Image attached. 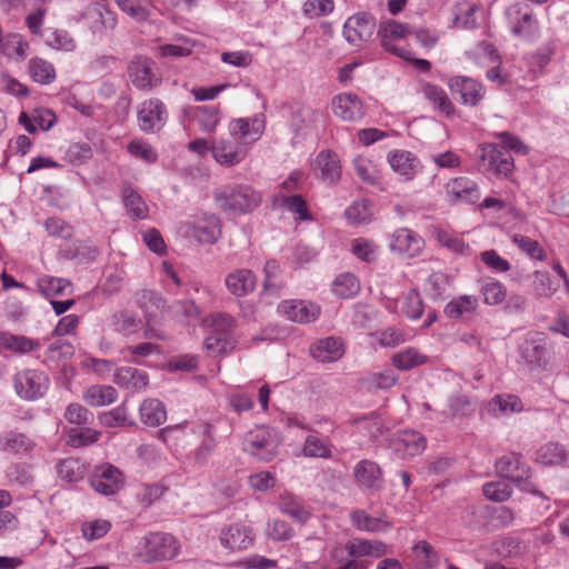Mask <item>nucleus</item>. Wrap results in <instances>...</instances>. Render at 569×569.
<instances>
[{"mask_svg": "<svg viewBox=\"0 0 569 569\" xmlns=\"http://www.w3.org/2000/svg\"><path fill=\"white\" fill-rule=\"evenodd\" d=\"M498 137L502 146L482 144L479 158L482 164L492 170L497 176L508 177L515 168L510 150L526 154L528 149L519 138L509 132H500Z\"/></svg>", "mask_w": 569, "mask_h": 569, "instance_id": "f257e3e1", "label": "nucleus"}, {"mask_svg": "<svg viewBox=\"0 0 569 569\" xmlns=\"http://www.w3.org/2000/svg\"><path fill=\"white\" fill-rule=\"evenodd\" d=\"M214 199L223 211L240 216L258 208L261 194L248 184H234L219 189Z\"/></svg>", "mask_w": 569, "mask_h": 569, "instance_id": "f03ea898", "label": "nucleus"}, {"mask_svg": "<svg viewBox=\"0 0 569 569\" xmlns=\"http://www.w3.org/2000/svg\"><path fill=\"white\" fill-rule=\"evenodd\" d=\"M279 440L272 429L257 426L247 432L243 450L261 461H270L278 455Z\"/></svg>", "mask_w": 569, "mask_h": 569, "instance_id": "7ed1b4c3", "label": "nucleus"}, {"mask_svg": "<svg viewBox=\"0 0 569 569\" xmlns=\"http://www.w3.org/2000/svg\"><path fill=\"white\" fill-rule=\"evenodd\" d=\"M142 546V555L148 562L171 560L181 550L179 540L167 532L148 533L143 537Z\"/></svg>", "mask_w": 569, "mask_h": 569, "instance_id": "20e7f679", "label": "nucleus"}, {"mask_svg": "<svg viewBox=\"0 0 569 569\" xmlns=\"http://www.w3.org/2000/svg\"><path fill=\"white\" fill-rule=\"evenodd\" d=\"M48 376L40 370L24 369L13 377V387L19 398L37 400L43 397L49 388Z\"/></svg>", "mask_w": 569, "mask_h": 569, "instance_id": "39448f33", "label": "nucleus"}, {"mask_svg": "<svg viewBox=\"0 0 569 569\" xmlns=\"http://www.w3.org/2000/svg\"><path fill=\"white\" fill-rule=\"evenodd\" d=\"M505 13L513 36L525 40L537 36L539 23L527 4L513 3L506 9Z\"/></svg>", "mask_w": 569, "mask_h": 569, "instance_id": "423d86ee", "label": "nucleus"}, {"mask_svg": "<svg viewBox=\"0 0 569 569\" xmlns=\"http://www.w3.org/2000/svg\"><path fill=\"white\" fill-rule=\"evenodd\" d=\"M247 147L230 133L228 137L216 138L211 141V154L221 166L233 167L239 164L247 154Z\"/></svg>", "mask_w": 569, "mask_h": 569, "instance_id": "0eeeda50", "label": "nucleus"}, {"mask_svg": "<svg viewBox=\"0 0 569 569\" xmlns=\"http://www.w3.org/2000/svg\"><path fill=\"white\" fill-rule=\"evenodd\" d=\"M409 34L410 29L407 24L391 19L381 22L378 29L381 46L402 59H411V51L397 46L396 42L406 39Z\"/></svg>", "mask_w": 569, "mask_h": 569, "instance_id": "6e6552de", "label": "nucleus"}, {"mask_svg": "<svg viewBox=\"0 0 569 569\" xmlns=\"http://www.w3.org/2000/svg\"><path fill=\"white\" fill-rule=\"evenodd\" d=\"M266 129V117L262 113L249 118L232 119L228 131L232 137L239 138L244 147L258 141Z\"/></svg>", "mask_w": 569, "mask_h": 569, "instance_id": "1a4fd4ad", "label": "nucleus"}, {"mask_svg": "<svg viewBox=\"0 0 569 569\" xmlns=\"http://www.w3.org/2000/svg\"><path fill=\"white\" fill-rule=\"evenodd\" d=\"M128 73L132 84L139 90H151L161 82L154 61L148 57H136L128 67Z\"/></svg>", "mask_w": 569, "mask_h": 569, "instance_id": "9d476101", "label": "nucleus"}, {"mask_svg": "<svg viewBox=\"0 0 569 569\" xmlns=\"http://www.w3.org/2000/svg\"><path fill=\"white\" fill-rule=\"evenodd\" d=\"M375 18L368 13H356L349 17L343 24L345 39L355 47L369 41L375 32Z\"/></svg>", "mask_w": 569, "mask_h": 569, "instance_id": "9b49d317", "label": "nucleus"}, {"mask_svg": "<svg viewBox=\"0 0 569 569\" xmlns=\"http://www.w3.org/2000/svg\"><path fill=\"white\" fill-rule=\"evenodd\" d=\"M447 84L451 93L458 94L465 106L476 107L486 96L485 86L467 76H453L449 78Z\"/></svg>", "mask_w": 569, "mask_h": 569, "instance_id": "f8f14e48", "label": "nucleus"}, {"mask_svg": "<svg viewBox=\"0 0 569 569\" xmlns=\"http://www.w3.org/2000/svg\"><path fill=\"white\" fill-rule=\"evenodd\" d=\"M168 120L164 103L156 98L143 101L138 109V126L144 132L160 130Z\"/></svg>", "mask_w": 569, "mask_h": 569, "instance_id": "ddd939ff", "label": "nucleus"}, {"mask_svg": "<svg viewBox=\"0 0 569 569\" xmlns=\"http://www.w3.org/2000/svg\"><path fill=\"white\" fill-rule=\"evenodd\" d=\"M123 483L121 471L113 465L106 463L96 467L90 485L94 491L103 496L117 493Z\"/></svg>", "mask_w": 569, "mask_h": 569, "instance_id": "4468645a", "label": "nucleus"}, {"mask_svg": "<svg viewBox=\"0 0 569 569\" xmlns=\"http://www.w3.org/2000/svg\"><path fill=\"white\" fill-rule=\"evenodd\" d=\"M445 193L450 203H476L480 199L478 183L463 176L450 179L445 184Z\"/></svg>", "mask_w": 569, "mask_h": 569, "instance_id": "2eb2a0df", "label": "nucleus"}, {"mask_svg": "<svg viewBox=\"0 0 569 569\" xmlns=\"http://www.w3.org/2000/svg\"><path fill=\"white\" fill-rule=\"evenodd\" d=\"M425 247L423 239L409 228H399L393 231L389 241V249L402 257L415 258Z\"/></svg>", "mask_w": 569, "mask_h": 569, "instance_id": "dca6fc26", "label": "nucleus"}, {"mask_svg": "<svg viewBox=\"0 0 569 569\" xmlns=\"http://www.w3.org/2000/svg\"><path fill=\"white\" fill-rule=\"evenodd\" d=\"M331 108L336 117L348 122L359 121L365 116L363 102L351 92H343L333 97Z\"/></svg>", "mask_w": 569, "mask_h": 569, "instance_id": "f3484780", "label": "nucleus"}, {"mask_svg": "<svg viewBox=\"0 0 569 569\" xmlns=\"http://www.w3.org/2000/svg\"><path fill=\"white\" fill-rule=\"evenodd\" d=\"M278 312L289 320L300 323L315 321L320 315L317 305L305 300H286L278 306Z\"/></svg>", "mask_w": 569, "mask_h": 569, "instance_id": "a211bd4d", "label": "nucleus"}, {"mask_svg": "<svg viewBox=\"0 0 569 569\" xmlns=\"http://www.w3.org/2000/svg\"><path fill=\"white\" fill-rule=\"evenodd\" d=\"M351 525L360 531L370 533L388 532L393 523L388 519L386 512L379 516L369 515L362 509H355L350 512Z\"/></svg>", "mask_w": 569, "mask_h": 569, "instance_id": "6ab92c4d", "label": "nucleus"}, {"mask_svg": "<svg viewBox=\"0 0 569 569\" xmlns=\"http://www.w3.org/2000/svg\"><path fill=\"white\" fill-rule=\"evenodd\" d=\"M315 174L325 182H337L341 177V163L337 153L330 150L320 151L311 163Z\"/></svg>", "mask_w": 569, "mask_h": 569, "instance_id": "aec40b11", "label": "nucleus"}, {"mask_svg": "<svg viewBox=\"0 0 569 569\" xmlns=\"http://www.w3.org/2000/svg\"><path fill=\"white\" fill-rule=\"evenodd\" d=\"M353 477L361 489L379 490L383 485L382 470L371 460H360L353 468Z\"/></svg>", "mask_w": 569, "mask_h": 569, "instance_id": "412c9836", "label": "nucleus"}, {"mask_svg": "<svg viewBox=\"0 0 569 569\" xmlns=\"http://www.w3.org/2000/svg\"><path fill=\"white\" fill-rule=\"evenodd\" d=\"M187 116L194 121L199 130L204 133L214 132L222 119V112L218 106H197L190 107Z\"/></svg>", "mask_w": 569, "mask_h": 569, "instance_id": "4be33fe9", "label": "nucleus"}, {"mask_svg": "<svg viewBox=\"0 0 569 569\" xmlns=\"http://www.w3.org/2000/svg\"><path fill=\"white\" fill-rule=\"evenodd\" d=\"M224 283L234 297H246L256 289L257 278L250 269H236L226 276Z\"/></svg>", "mask_w": 569, "mask_h": 569, "instance_id": "5701e85b", "label": "nucleus"}, {"mask_svg": "<svg viewBox=\"0 0 569 569\" xmlns=\"http://www.w3.org/2000/svg\"><path fill=\"white\" fill-rule=\"evenodd\" d=\"M198 432L202 437L201 442L190 453V459L198 467H203L208 463L211 455L216 450L217 440L214 437V429L210 423H202L198 427Z\"/></svg>", "mask_w": 569, "mask_h": 569, "instance_id": "b1692460", "label": "nucleus"}, {"mask_svg": "<svg viewBox=\"0 0 569 569\" xmlns=\"http://www.w3.org/2000/svg\"><path fill=\"white\" fill-rule=\"evenodd\" d=\"M221 543L229 549L242 550L253 543L254 537L252 530L243 523L230 525L221 532Z\"/></svg>", "mask_w": 569, "mask_h": 569, "instance_id": "393cba45", "label": "nucleus"}, {"mask_svg": "<svg viewBox=\"0 0 569 569\" xmlns=\"http://www.w3.org/2000/svg\"><path fill=\"white\" fill-rule=\"evenodd\" d=\"M388 162L392 170L411 180L421 169L419 159L407 150H395L388 153Z\"/></svg>", "mask_w": 569, "mask_h": 569, "instance_id": "a878e982", "label": "nucleus"}, {"mask_svg": "<svg viewBox=\"0 0 569 569\" xmlns=\"http://www.w3.org/2000/svg\"><path fill=\"white\" fill-rule=\"evenodd\" d=\"M523 360L539 368H546L550 361L551 352L542 338H529L520 347Z\"/></svg>", "mask_w": 569, "mask_h": 569, "instance_id": "bb28decb", "label": "nucleus"}, {"mask_svg": "<svg viewBox=\"0 0 569 569\" xmlns=\"http://www.w3.org/2000/svg\"><path fill=\"white\" fill-rule=\"evenodd\" d=\"M427 446L426 438L418 431L403 430L397 435L393 448L403 458L415 457L423 452Z\"/></svg>", "mask_w": 569, "mask_h": 569, "instance_id": "cd10ccee", "label": "nucleus"}, {"mask_svg": "<svg viewBox=\"0 0 569 569\" xmlns=\"http://www.w3.org/2000/svg\"><path fill=\"white\" fill-rule=\"evenodd\" d=\"M220 232V222L214 214L203 213L192 223V236L201 243L216 242Z\"/></svg>", "mask_w": 569, "mask_h": 569, "instance_id": "c85d7f7f", "label": "nucleus"}, {"mask_svg": "<svg viewBox=\"0 0 569 569\" xmlns=\"http://www.w3.org/2000/svg\"><path fill=\"white\" fill-rule=\"evenodd\" d=\"M310 352L315 359L321 362H335L343 356L345 349L339 339L329 337L317 341Z\"/></svg>", "mask_w": 569, "mask_h": 569, "instance_id": "c756f323", "label": "nucleus"}, {"mask_svg": "<svg viewBox=\"0 0 569 569\" xmlns=\"http://www.w3.org/2000/svg\"><path fill=\"white\" fill-rule=\"evenodd\" d=\"M36 447L34 440L27 435L17 431H4L0 433V450L11 453H28Z\"/></svg>", "mask_w": 569, "mask_h": 569, "instance_id": "7c9ffc66", "label": "nucleus"}, {"mask_svg": "<svg viewBox=\"0 0 569 569\" xmlns=\"http://www.w3.org/2000/svg\"><path fill=\"white\" fill-rule=\"evenodd\" d=\"M41 346L37 339H31L26 336H17L11 332H0V348L9 350L16 355L22 356L29 353Z\"/></svg>", "mask_w": 569, "mask_h": 569, "instance_id": "2f4dec72", "label": "nucleus"}, {"mask_svg": "<svg viewBox=\"0 0 569 569\" xmlns=\"http://www.w3.org/2000/svg\"><path fill=\"white\" fill-rule=\"evenodd\" d=\"M278 508L281 512L301 523L307 522L310 518V512L305 507L301 499L287 491L279 496Z\"/></svg>", "mask_w": 569, "mask_h": 569, "instance_id": "473e14b6", "label": "nucleus"}, {"mask_svg": "<svg viewBox=\"0 0 569 569\" xmlns=\"http://www.w3.org/2000/svg\"><path fill=\"white\" fill-rule=\"evenodd\" d=\"M114 381L120 387L131 390H141L147 387L149 378L142 370L133 367H122L117 370Z\"/></svg>", "mask_w": 569, "mask_h": 569, "instance_id": "72a5a7b5", "label": "nucleus"}, {"mask_svg": "<svg viewBox=\"0 0 569 569\" xmlns=\"http://www.w3.org/2000/svg\"><path fill=\"white\" fill-rule=\"evenodd\" d=\"M28 72L31 79L39 84H50L57 78L54 66L39 57L31 58L28 62Z\"/></svg>", "mask_w": 569, "mask_h": 569, "instance_id": "f704fd0d", "label": "nucleus"}, {"mask_svg": "<svg viewBox=\"0 0 569 569\" xmlns=\"http://www.w3.org/2000/svg\"><path fill=\"white\" fill-rule=\"evenodd\" d=\"M568 452L562 445L548 442L535 453V461L543 466H558L567 460Z\"/></svg>", "mask_w": 569, "mask_h": 569, "instance_id": "c9c22d12", "label": "nucleus"}, {"mask_svg": "<svg viewBox=\"0 0 569 569\" xmlns=\"http://www.w3.org/2000/svg\"><path fill=\"white\" fill-rule=\"evenodd\" d=\"M118 398L117 390L111 386L94 385L83 393V400L91 407H102L113 403Z\"/></svg>", "mask_w": 569, "mask_h": 569, "instance_id": "e433bc0d", "label": "nucleus"}, {"mask_svg": "<svg viewBox=\"0 0 569 569\" xmlns=\"http://www.w3.org/2000/svg\"><path fill=\"white\" fill-rule=\"evenodd\" d=\"M141 421L150 427L162 425L167 419L163 403L158 399H147L140 406Z\"/></svg>", "mask_w": 569, "mask_h": 569, "instance_id": "4c0bfd02", "label": "nucleus"}, {"mask_svg": "<svg viewBox=\"0 0 569 569\" xmlns=\"http://www.w3.org/2000/svg\"><path fill=\"white\" fill-rule=\"evenodd\" d=\"M332 293L340 299H349L360 291V281L350 272L338 274L331 286Z\"/></svg>", "mask_w": 569, "mask_h": 569, "instance_id": "58836bf2", "label": "nucleus"}, {"mask_svg": "<svg viewBox=\"0 0 569 569\" xmlns=\"http://www.w3.org/2000/svg\"><path fill=\"white\" fill-rule=\"evenodd\" d=\"M496 469L501 477L515 482L521 481L527 475L517 455L501 457L496 463Z\"/></svg>", "mask_w": 569, "mask_h": 569, "instance_id": "ea45409f", "label": "nucleus"}, {"mask_svg": "<svg viewBox=\"0 0 569 569\" xmlns=\"http://www.w3.org/2000/svg\"><path fill=\"white\" fill-rule=\"evenodd\" d=\"M302 452L309 458L329 459L332 456V445L328 439L317 433H310L306 437Z\"/></svg>", "mask_w": 569, "mask_h": 569, "instance_id": "a19ab883", "label": "nucleus"}, {"mask_svg": "<svg viewBox=\"0 0 569 569\" xmlns=\"http://www.w3.org/2000/svg\"><path fill=\"white\" fill-rule=\"evenodd\" d=\"M141 320L128 310H119L111 316L110 327L123 336L136 333L140 329Z\"/></svg>", "mask_w": 569, "mask_h": 569, "instance_id": "79ce46f5", "label": "nucleus"}, {"mask_svg": "<svg viewBox=\"0 0 569 569\" xmlns=\"http://www.w3.org/2000/svg\"><path fill=\"white\" fill-rule=\"evenodd\" d=\"M422 93L425 98L429 100L441 113L446 114L447 117H450L455 113V106L442 88L436 84L426 83L422 87Z\"/></svg>", "mask_w": 569, "mask_h": 569, "instance_id": "37998d69", "label": "nucleus"}, {"mask_svg": "<svg viewBox=\"0 0 569 569\" xmlns=\"http://www.w3.org/2000/svg\"><path fill=\"white\" fill-rule=\"evenodd\" d=\"M428 360V356L413 347H409L393 355L392 365L401 371H407L427 363Z\"/></svg>", "mask_w": 569, "mask_h": 569, "instance_id": "c03bdc74", "label": "nucleus"}, {"mask_svg": "<svg viewBox=\"0 0 569 569\" xmlns=\"http://www.w3.org/2000/svg\"><path fill=\"white\" fill-rule=\"evenodd\" d=\"M478 307L476 296L462 295L450 300L445 307V313L451 319H459L465 315L472 313Z\"/></svg>", "mask_w": 569, "mask_h": 569, "instance_id": "a18cd8bd", "label": "nucleus"}, {"mask_svg": "<svg viewBox=\"0 0 569 569\" xmlns=\"http://www.w3.org/2000/svg\"><path fill=\"white\" fill-rule=\"evenodd\" d=\"M451 286L450 277L443 272L431 273L425 282V291L433 300L443 299Z\"/></svg>", "mask_w": 569, "mask_h": 569, "instance_id": "49530a36", "label": "nucleus"}, {"mask_svg": "<svg viewBox=\"0 0 569 569\" xmlns=\"http://www.w3.org/2000/svg\"><path fill=\"white\" fill-rule=\"evenodd\" d=\"M19 122L31 133L38 128L49 130L53 126L54 114L49 110H41L30 118L26 112H22L19 117Z\"/></svg>", "mask_w": 569, "mask_h": 569, "instance_id": "de8ad7c7", "label": "nucleus"}, {"mask_svg": "<svg viewBox=\"0 0 569 569\" xmlns=\"http://www.w3.org/2000/svg\"><path fill=\"white\" fill-rule=\"evenodd\" d=\"M58 477L67 482H77L84 476L83 463L76 458H67L57 465Z\"/></svg>", "mask_w": 569, "mask_h": 569, "instance_id": "09e8293b", "label": "nucleus"}, {"mask_svg": "<svg viewBox=\"0 0 569 569\" xmlns=\"http://www.w3.org/2000/svg\"><path fill=\"white\" fill-rule=\"evenodd\" d=\"M467 54L470 59L479 64L499 63L500 61V56L497 49L493 44L487 41L478 42L475 47L467 51Z\"/></svg>", "mask_w": 569, "mask_h": 569, "instance_id": "8fccbe9b", "label": "nucleus"}, {"mask_svg": "<svg viewBox=\"0 0 569 569\" xmlns=\"http://www.w3.org/2000/svg\"><path fill=\"white\" fill-rule=\"evenodd\" d=\"M523 409L522 401L512 395L496 396L489 403V410L492 413H513L520 412Z\"/></svg>", "mask_w": 569, "mask_h": 569, "instance_id": "3c124183", "label": "nucleus"}, {"mask_svg": "<svg viewBox=\"0 0 569 569\" xmlns=\"http://www.w3.org/2000/svg\"><path fill=\"white\" fill-rule=\"evenodd\" d=\"M123 202L128 214L133 219H144L148 216V207L141 196L133 189L123 191Z\"/></svg>", "mask_w": 569, "mask_h": 569, "instance_id": "603ef678", "label": "nucleus"}, {"mask_svg": "<svg viewBox=\"0 0 569 569\" xmlns=\"http://www.w3.org/2000/svg\"><path fill=\"white\" fill-rule=\"evenodd\" d=\"M511 241L530 259L537 261L546 260L547 253L537 240L522 234H513Z\"/></svg>", "mask_w": 569, "mask_h": 569, "instance_id": "864d4df0", "label": "nucleus"}, {"mask_svg": "<svg viewBox=\"0 0 569 569\" xmlns=\"http://www.w3.org/2000/svg\"><path fill=\"white\" fill-rule=\"evenodd\" d=\"M37 287L46 297L63 295L71 288L70 281L63 278L44 276L38 279Z\"/></svg>", "mask_w": 569, "mask_h": 569, "instance_id": "5fc2aeb1", "label": "nucleus"}, {"mask_svg": "<svg viewBox=\"0 0 569 569\" xmlns=\"http://www.w3.org/2000/svg\"><path fill=\"white\" fill-rule=\"evenodd\" d=\"M480 293L483 297V302L488 306L500 305L507 299V288L495 279L485 282L480 288Z\"/></svg>", "mask_w": 569, "mask_h": 569, "instance_id": "6e6d98bb", "label": "nucleus"}, {"mask_svg": "<svg viewBox=\"0 0 569 569\" xmlns=\"http://www.w3.org/2000/svg\"><path fill=\"white\" fill-rule=\"evenodd\" d=\"M68 443L71 447H86L97 442L101 432L92 428H71L68 433Z\"/></svg>", "mask_w": 569, "mask_h": 569, "instance_id": "4d7b16f0", "label": "nucleus"}, {"mask_svg": "<svg viewBox=\"0 0 569 569\" xmlns=\"http://www.w3.org/2000/svg\"><path fill=\"white\" fill-rule=\"evenodd\" d=\"M46 44L51 49L64 52H72L77 47L71 34L62 29L52 30L46 38Z\"/></svg>", "mask_w": 569, "mask_h": 569, "instance_id": "13d9d810", "label": "nucleus"}, {"mask_svg": "<svg viewBox=\"0 0 569 569\" xmlns=\"http://www.w3.org/2000/svg\"><path fill=\"white\" fill-rule=\"evenodd\" d=\"M99 422L107 428H118L133 425L130 421L124 406H119L112 410L101 412L98 416Z\"/></svg>", "mask_w": 569, "mask_h": 569, "instance_id": "bf43d9fd", "label": "nucleus"}, {"mask_svg": "<svg viewBox=\"0 0 569 569\" xmlns=\"http://www.w3.org/2000/svg\"><path fill=\"white\" fill-rule=\"evenodd\" d=\"M412 551L420 560L423 569H433L438 566L440 560L439 553L428 541L421 540L417 542L412 547Z\"/></svg>", "mask_w": 569, "mask_h": 569, "instance_id": "052dcab7", "label": "nucleus"}, {"mask_svg": "<svg viewBox=\"0 0 569 569\" xmlns=\"http://www.w3.org/2000/svg\"><path fill=\"white\" fill-rule=\"evenodd\" d=\"M176 43L162 44L158 48L161 57H187L193 51L194 42L187 37H179Z\"/></svg>", "mask_w": 569, "mask_h": 569, "instance_id": "680f3d73", "label": "nucleus"}, {"mask_svg": "<svg viewBox=\"0 0 569 569\" xmlns=\"http://www.w3.org/2000/svg\"><path fill=\"white\" fill-rule=\"evenodd\" d=\"M353 168L357 176L369 184H375L379 180V171L376 164L366 157H356L353 159Z\"/></svg>", "mask_w": 569, "mask_h": 569, "instance_id": "e2e57ef3", "label": "nucleus"}, {"mask_svg": "<svg viewBox=\"0 0 569 569\" xmlns=\"http://www.w3.org/2000/svg\"><path fill=\"white\" fill-rule=\"evenodd\" d=\"M345 214L351 224L366 223L372 216L371 203L368 200L355 201Z\"/></svg>", "mask_w": 569, "mask_h": 569, "instance_id": "0e129e2a", "label": "nucleus"}, {"mask_svg": "<svg viewBox=\"0 0 569 569\" xmlns=\"http://www.w3.org/2000/svg\"><path fill=\"white\" fill-rule=\"evenodd\" d=\"M170 313L182 322H189L198 318L200 311L192 300H179L170 306Z\"/></svg>", "mask_w": 569, "mask_h": 569, "instance_id": "69168bd1", "label": "nucleus"}, {"mask_svg": "<svg viewBox=\"0 0 569 569\" xmlns=\"http://www.w3.org/2000/svg\"><path fill=\"white\" fill-rule=\"evenodd\" d=\"M379 247L371 240L365 238L355 239L351 243L352 253L365 262H372L378 257Z\"/></svg>", "mask_w": 569, "mask_h": 569, "instance_id": "338daca9", "label": "nucleus"}, {"mask_svg": "<svg viewBox=\"0 0 569 569\" xmlns=\"http://www.w3.org/2000/svg\"><path fill=\"white\" fill-rule=\"evenodd\" d=\"M438 242L459 254H469L471 249L465 243L463 239L457 234H453L447 230H439L437 232Z\"/></svg>", "mask_w": 569, "mask_h": 569, "instance_id": "774afa93", "label": "nucleus"}]
</instances>
